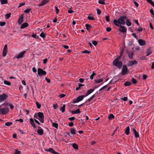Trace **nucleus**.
Instances as JSON below:
<instances>
[{"label":"nucleus","mask_w":154,"mask_h":154,"mask_svg":"<svg viewBox=\"0 0 154 154\" xmlns=\"http://www.w3.org/2000/svg\"><path fill=\"white\" fill-rule=\"evenodd\" d=\"M127 18L126 16L120 17L118 20L115 19L113 21L114 24L117 26H119L121 25H124L125 23V20Z\"/></svg>","instance_id":"nucleus-1"},{"label":"nucleus","mask_w":154,"mask_h":154,"mask_svg":"<svg viewBox=\"0 0 154 154\" xmlns=\"http://www.w3.org/2000/svg\"><path fill=\"white\" fill-rule=\"evenodd\" d=\"M119 59L118 58L115 59L113 62V64L119 68H121L122 66V63L121 61H119Z\"/></svg>","instance_id":"nucleus-2"},{"label":"nucleus","mask_w":154,"mask_h":154,"mask_svg":"<svg viewBox=\"0 0 154 154\" xmlns=\"http://www.w3.org/2000/svg\"><path fill=\"white\" fill-rule=\"evenodd\" d=\"M9 111L8 108L6 107L2 108H0V114L2 115L6 114L8 113Z\"/></svg>","instance_id":"nucleus-3"},{"label":"nucleus","mask_w":154,"mask_h":154,"mask_svg":"<svg viewBox=\"0 0 154 154\" xmlns=\"http://www.w3.org/2000/svg\"><path fill=\"white\" fill-rule=\"evenodd\" d=\"M38 117L39 120L42 123H44V116L43 113L42 112H39L38 113Z\"/></svg>","instance_id":"nucleus-4"},{"label":"nucleus","mask_w":154,"mask_h":154,"mask_svg":"<svg viewBox=\"0 0 154 154\" xmlns=\"http://www.w3.org/2000/svg\"><path fill=\"white\" fill-rule=\"evenodd\" d=\"M85 97V96L84 95L80 96L76 99L74 100L73 101V103H78L82 100Z\"/></svg>","instance_id":"nucleus-5"},{"label":"nucleus","mask_w":154,"mask_h":154,"mask_svg":"<svg viewBox=\"0 0 154 154\" xmlns=\"http://www.w3.org/2000/svg\"><path fill=\"white\" fill-rule=\"evenodd\" d=\"M138 64V62L135 60H132L128 62L127 65L129 66H132L134 65H137Z\"/></svg>","instance_id":"nucleus-6"},{"label":"nucleus","mask_w":154,"mask_h":154,"mask_svg":"<svg viewBox=\"0 0 154 154\" xmlns=\"http://www.w3.org/2000/svg\"><path fill=\"white\" fill-rule=\"evenodd\" d=\"M38 73L39 75L42 76V75H46V72L41 68H39L38 69Z\"/></svg>","instance_id":"nucleus-7"},{"label":"nucleus","mask_w":154,"mask_h":154,"mask_svg":"<svg viewBox=\"0 0 154 154\" xmlns=\"http://www.w3.org/2000/svg\"><path fill=\"white\" fill-rule=\"evenodd\" d=\"M8 97V95L5 94H3L2 95H0V102H2L5 100Z\"/></svg>","instance_id":"nucleus-8"},{"label":"nucleus","mask_w":154,"mask_h":154,"mask_svg":"<svg viewBox=\"0 0 154 154\" xmlns=\"http://www.w3.org/2000/svg\"><path fill=\"white\" fill-rule=\"evenodd\" d=\"M128 71V69L126 65H124L123 66L122 69V75H125Z\"/></svg>","instance_id":"nucleus-9"},{"label":"nucleus","mask_w":154,"mask_h":154,"mask_svg":"<svg viewBox=\"0 0 154 154\" xmlns=\"http://www.w3.org/2000/svg\"><path fill=\"white\" fill-rule=\"evenodd\" d=\"M8 51V48L7 46V45H5L4 47L3 48V53L2 55L3 57H5L7 54V53Z\"/></svg>","instance_id":"nucleus-10"},{"label":"nucleus","mask_w":154,"mask_h":154,"mask_svg":"<svg viewBox=\"0 0 154 154\" xmlns=\"http://www.w3.org/2000/svg\"><path fill=\"white\" fill-rule=\"evenodd\" d=\"M25 52L26 51H25L21 52L18 55L15 56V58L18 59L23 58L24 57V55L25 54Z\"/></svg>","instance_id":"nucleus-11"},{"label":"nucleus","mask_w":154,"mask_h":154,"mask_svg":"<svg viewBox=\"0 0 154 154\" xmlns=\"http://www.w3.org/2000/svg\"><path fill=\"white\" fill-rule=\"evenodd\" d=\"M119 26L120 27L119 29V30L120 32L122 33H125L126 32L127 29L124 26L120 25Z\"/></svg>","instance_id":"nucleus-12"},{"label":"nucleus","mask_w":154,"mask_h":154,"mask_svg":"<svg viewBox=\"0 0 154 154\" xmlns=\"http://www.w3.org/2000/svg\"><path fill=\"white\" fill-rule=\"evenodd\" d=\"M23 16L21 15L20 17L18 20V23L19 25H20L23 21Z\"/></svg>","instance_id":"nucleus-13"},{"label":"nucleus","mask_w":154,"mask_h":154,"mask_svg":"<svg viewBox=\"0 0 154 154\" xmlns=\"http://www.w3.org/2000/svg\"><path fill=\"white\" fill-rule=\"evenodd\" d=\"M94 89H91L89 90L85 95H84L85 97H86L92 93L94 91Z\"/></svg>","instance_id":"nucleus-14"},{"label":"nucleus","mask_w":154,"mask_h":154,"mask_svg":"<svg viewBox=\"0 0 154 154\" xmlns=\"http://www.w3.org/2000/svg\"><path fill=\"white\" fill-rule=\"evenodd\" d=\"M138 42L140 46H144L146 44L145 41L140 39L138 40Z\"/></svg>","instance_id":"nucleus-15"},{"label":"nucleus","mask_w":154,"mask_h":154,"mask_svg":"<svg viewBox=\"0 0 154 154\" xmlns=\"http://www.w3.org/2000/svg\"><path fill=\"white\" fill-rule=\"evenodd\" d=\"M30 123L34 128H36V126L34 123L33 119L31 118L30 119Z\"/></svg>","instance_id":"nucleus-16"},{"label":"nucleus","mask_w":154,"mask_h":154,"mask_svg":"<svg viewBox=\"0 0 154 154\" xmlns=\"http://www.w3.org/2000/svg\"><path fill=\"white\" fill-rule=\"evenodd\" d=\"M71 112L72 114H74L80 113L81 112V111L80 109H78L74 111H71Z\"/></svg>","instance_id":"nucleus-17"},{"label":"nucleus","mask_w":154,"mask_h":154,"mask_svg":"<svg viewBox=\"0 0 154 154\" xmlns=\"http://www.w3.org/2000/svg\"><path fill=\"white\" fill-rule=\"evenodd\" d=\"M152 51L151 48H149L147 49L146 52V56H147L151 54L152 53Z\"/></svg>","instance_id":"nucleus-18"},{"label":"nucleus","mask_w":154,"mask_h":154,"mask_svg":"<svg viewBox=\"0 0 154 154\" xmlns=\"http://www.w3.org/2000/svg\"><path fill=\"white\" fill-rule=\"evenodd\" d=\"M48 2V0H42L40 3V4L39 5V6H42V5H44L46 4V3Z\"/></svg>","instance_id":"nucleus-19"},{"label":"nucleus","mask_w":154,"mask_h":154,"mask_svg":"<svg viewBox=\"0 0 154 154\" xmlns=\"http://www.w3.org/2000/svg\"><path fill=\"white\" fill-rule=\"evenodd\" d=\"M129 131L130 128L129 126H128L125 130V133L126 134V135H128L129 134Z\"/></svg>","instance_id":"nucleus-20"},{"label":"nucleus","mask_w":154,"mask_h":154,"mask_svg":"<svg viewBox=\"0 0 154 154\" xmlns=\"http://www.w3.org/2000/svg\"><path fill=\"white\" fill-rule=\"evenodd\" d=\"M44 150L46 151L50 152L53 154H54V152H55V151L53 150V149L51 148H50L48 149H44Z\"/></svg>","instance_id":"nucleus-21"},{"label":"nucleus","mask_w":154,"mask_h":154,"mask_svg":"<svg viewBox=\"0 0 154 154\" xmlns=\"http://www.w3.org/2000/svg\"><path fill=\"white\" fill-rule=\"evenodd\" d=\"M28 23H24L22 24L20 28L23 29L27 27L28 26Z\"/></svg>","instance_id":"nucleus-22"},{"label":"nucleus","mask_w":154,"mask_h":154,"mask_svg":"<svg viewBox=\"0 0 154 154\" xmlns=\"http://www.w3.org/2000/svg\"><path fill=\"white\" fill-rule=\"evenodd\" d=\"M65 105L64 104L63 105V106L61 107L60 108V110L62 112H65Z\"/></svg>","instance_id":"nucleus-23"},{"label":"nucleus","mask_w":154,"mask_h":154,"mask_svg":"<svg viewBox=\"0 0 154 154\" xmlns=\"http://www.w3.org/2000/svg\"><path fill=\"white\" fill-rule=\"evenodd\" d=\"M126 24L127 26H130L131 24V23L129 20L128 19L126 20Z\"/></svg>","instance_id":"nucleus-24"},{"label":"nucleus","mask_w":154,"mask_h":154,"mask_svg":"<svg viewBox=\"0 0 154 154\" xmlns=\"http://www.w3.org/2000/svg\"><path fill=\"white\" fill-rule=\"evenodd\" d=\"M38 133L40 135H42L43 133V131L42 129H38L37 131Z\"/></svg>","instance_id":"nucleus-25"},{"label":"nucleus","mask_w":154,"mask_h":154,"mask_svg":"<svg viewBox=\"0 0 154 154\" xmlns=\"http://www.w3.org/2000/svg\"><path fill=\"white\" fill-rule=\"evenodd\" d=\"M72 146L74 149H78V146L75 143H72Z\"/></svg>","instance_id":"nucleus-26"},{"label":"nucleus","mask_w":154,"mask_h":154,"mask_svg":"<svg viewBox=\"0 0 154 154\" xmlns=\"http://www.w3.org/2000/svg\"><path fill=\"white\" fill-rule=\"evenodd\" d=\"M85 26L86 29L88 30H90L91 27V26L88 24H86Z\"/></svg>","instance_id":"nucleus-27"},{"label":"nucleus","mask_w":154,"mask_h":154,"mask_svg":"<svg viewBox=\"0 0 154 154\" xmlns=\"http://www.w3.org/2000/svg\"><path fill=\"white\" fill-rule=\"evenodd\" d=\"M103 81V79H99L95 80V82L97 83H100L102 82Z\"/></svg>","instance_id":"nucleus-28"},{"label":"nucleus","mask_w":154,"mask_h":154,"mask_svg":"<svg viewBox=\"0 0 154 154\" xmlns=\"http://www.w3.org/2000/svg\"><path fill=\"white\" fill-rule=\"evenodd\" d=\"M146 1L153 7H154V3L152 0H146Z\"/></svg>","instance_id":"nucleus-29"},{"label":"nucleus","mask_w":154,"mask_h":154,"mask_svg":"<svg viewBox=\"0 0 154 154\" xmlns=\"http://www.w3.org/2000/svg\"><path fill=\"white\" fill-rule=\"evenodd\" d=\"M2 5L6 4L8 3L7 0H0Z\"/></svg>","instance_id":"nucleus-30"},{"label":"nucleus","mask_w":154,"mask_h":154,"mask_svg":"<svg viewBox=\"0 0 154 154\" xmlns=\"http://www.w3.org/2000/svg\"><path fill=\"white\" fill-rule=\"evenodd\" d=\"M108 118L109 119L112 120L113 119H114V116L112 114H110L109 115V116Z\"/></svg>","instance_id":"nucleus-31"},{"label":"nucleus","mask_w":154,"mask_h":154,"mask_svg":"<svg viewBox=\"0 0 154 154\" xmlns=\"http://www.w3.org/2000/svg\"><path fill=\"white\" fill-rule=\"evenodd\" d=\"M95 97V94L92 95L90 98H88V102H90L91 100L93 99Z\"/></svg>","instance_id":"nucleus-32"},{"label":"nucleus","mask_w":154,"mask_h":154,"mask_svg":"<svg viewBox=\"0 0 154 154\" xmlns=\"http://www.w3.org/2000/svg\"><path fill=\"white\" fill-rule=\"evenodd\" d=\"M131 83L129 81H127L125 82L124 83V85L125 86H128L130 85H131Z\"/></svg>","instance_id":"nucleus-33"},{"label":"nucleus","mask_w":154,"mask_h":154,"mask_svg":"<svg viewBox=\"0 0 154 154\" xmlns=\"http://www.w3.org/2000/svg\"><path fill=\"white\" fill-rule=\"evenodd\" d=\"M88 19L89 20H94L95 18L93 16H91V15L88 16Z\"/></svg>","instance_id":"nucleus-34"},{"label":"nucleus","mask_w":154,"mask_h":154,"mask_svg":"<svg viewBox=\"0 0 154 154\" xmlns=\"http://www.w3.org/2000/svg\"><path fill=\"white\" fill-rule=\"evenodd\" d=\"M71 133L72 134H75V129L74 128H71L70 129Z\"/></svg>","instance_id":"nucleus-35"},{"label":"nucleus","mask_w":154,"mask_h":154,"mask_svg":"<svg viewBox=\"0 0 154 154\" xmlns=\"http://www.w3.org/2000/svg\"><path fill=\"white\" fill-rule=\"evenodd\" d=\"M4 83L5 84L8 85L10 86L11 85V83L9 81L7 80L4 81Z\"/></svg>","instance_id":"nucleus-36"},{"label":"nucleus","mask_w":154,"mask_h":154,"mask_svg":"<svg viewBox=\"0 0 154 154\" xmlns=\"http://www.w3.org/2000/svg\"><path fill=\"white\" fill-rule=\"evenodd\" d=\"M40 36L42 38H44L46 37V34L42 32L40 35Z\"/></svg>","instance_id":"nucleus-37"},{"label":"nucleus","mask_w":154,"mask_h":154,"mask_svg":"<svg viewBox=\"0 0 154 154\" xmlns=\"http://www.w3.org/2000/svg\"><path fill=\"white\" fill-rule=\"evenodd\" d=\"M11 14H5V18L6 19H8L10 17Z\"/></svg>","instance_id":"nucleus-38"},{"label":"nucleus","mask_w":154,"mask_h":154,"mask_svg":"<svg viewBox=\"0 0 154 154\" xmlns=\"http://www.w3.org/2000/svg\"><path fill=\"white\" fill-rule=\"evenodd\" d=\"M52 126L56 128H57L58 126V124L57 123H55L54 122H52Z\"/></svg>","instance_id":"nucleus-39"},{"label":"nucleus","mask_w":154,"mask_h":154,"mask_svg":"<svg viewBox=\"0 0 154 154\" xmlns=\"http://www.w3.org/2000/svg\"><path fill=\"white\" fill-rule=\"evenodd\" d=\"M12 124L13 123L12 122H8L5 123V125L8 126H11Z\"/></svg>","instance_id":"nucleus-40"},{"label":"nucleus","mask_w":154,"mask_h":154,"mask_svg":"<svg viewBox=\"0 0 154 154\" xmlns=\"http://www.w3.org/2000/svg\"><path fill=\"white\" fill-rule=\"evenodd\" d=\"M36 106H37V108L39 109L41 107V104H39V103L37 102H36Z\"/></svg>","instance_id":"nucleus-41"},{"label":"nucleus","mask_w":154,"mask_h":154,"mask_svg":"<svg viewBox=\"0 0 154 154\" xmlns=\"http://www.w3.org/2000/svg\"><path fill=\"white\" fill-rule=\"evenodd\" d=\"M131 81L132 83L134 84H135L137 82L136 80L133 78L132 79Z\"/></svg>","instance_id":"nucleus-42"},{"label":"nucleus","mask_w":154,"mask_h":154,"mask_svg":"<svg viewBox=\"0 0 154 154\" xmlns=\"http://www.w3.org/2000/svg\"><path fill=\"white\" fill-rule=\"evenodd\" d=\"M98 3L102 5H104L105 3L104 0H99L98 1Z\"/></svg>","instance_id":"nucleus-43"},{"label":"nucleus","mask_w":154,"mask_h":154,"mask_svg":"<svg viewBox=\"0 0 154 154\" xmlns=\"http://www.w3.org/2000/svg\"><path fill=\"white\" fill-rule=\"evenodd\" d=\"M90 53V52L87 50H85L82 51V53L89 54Z\"/></svg>","instance_id":"nucleus-44"},{"label":"nucleus","mask_w":154,"mask_h":154,"mask_svg":"<svg viewBox=\"0 0 154 154\" xmlns=\"http://www.w3.org/2000/svg\"><path fill=\"white\" fill-rule=\"evenodd\" d=\"M96 75V74L94 72H93V73L91 74L90 76V78L92 80L93 79V77L94 76Z\"/></svg>","instance_id":"nucleus-45"},{"label":"nucleus","mask_w":154,"mask_h":154,"mask_svg":"<svg viewBox=\"0 0 154 154\" xmlns=\"http://www.w3.org/2000/svg\"><path fill=\"white\" fill-rule=\"evenodd\" d=\"M54 8L56 11V12L57 14L59 12V10L56 6L54 7Z\"/></svg>","instance_id":"nucleus-46"},{"label":"nucleus","mask_w":154,"mask_h":154,"mask_svg":"<svg viewBox=\"0 0 154 154\" xmlns=\"http://www.w3.org/2000/svg\"><path fill=\"white\" fill-rule=\"evenodd\" d=\"M121 99L125 101H126L128 100V98L127 97H122Z\"/></svg>","instance_id":"nucleus-47"},{"label":"nucleus","mask_w":154,"mask_h":154,"mask_svg":"<svg viewBox=\"0 0 154 154\" xmlns=\"http://www.w3.org/2000/svg\"><path fill=\"white\" fill-rule=\"evenodd\" d=\"M32 37L35 38L36 39H38L39 38V36H37L36 35L33 34L32 35Z\"/></svg>","instance_id":"nucleus-48"},{"label":"nucleus","mask_w":154,"mask_h":154,"mask_svg":"<svg viewBox=\"0 0 154 154\" xmlns=\"http://www.w3.org/2000/svg\"><path fill=\"white\" fill-rule=\"evenodd\" d=\"M134 134L135 137L136 138H137V137H139V134L138 133L137 131H136V133H134Z\"/></svg>","instance_id":"nucleus-49"},{"label":"nucleus","mask_w":154,"mask_h":154,"mask_svg":"<svg viewBox=\"0 0 154 154\" xmlns=\"http://www.w3.org/2000/svg\"><path fill=\"white\" fill-rule=\"evenodd\" d=\"M106 20V21L109 22L110 21L109 17V16H106L105 17Z\"/></svg>","instance_id":"nucleus-50"},{"label":"nucleus","mask_w":154,"mask_h":154,"mask_svg":"<svg viewBox=\"0 0 154 154\" xmlns=\"http://www.w3.org/2000/svg\"><path fill=\"white\" fill-rule=\"evenodd\" d=\"M53 106L54 109H56L58 107V105L57 104H53Z\"/></svg>","instance_id":"nucleus-51"},{"label":"nucleus","mask_w":154,"mask_h":154,"mask_svg":"<svg viewBox=\"0 0 154 154\" xmlns=\"http://www.w3.org/2000/svg\"><path fill=\"white\" fill-rule=\"evenodd\" d=\"M107 87V85H105L101 88L99 90V91H100L101 90L104 89L106 88Z\"/></svg>","instance_id":"nucleus-52"},{"label":"nucleus","mask_w":154,"mask_h":154,"mask_svg":"<svg viewBox=\"0 0 154 154\" xmlns=\"http://www.w3.org/2000/svg\"><path fill=\"white\" fill-rule=\"evenodd\" d=\"M30 11V9H27L24 11V12L26 13H28Z\"/></svg>","instance_id":"nucleus-53"},{"label":"nucleus","mask_w":154,"mask_h":154,"mask_svg":"<svg viewBox=\"0 0 154 154\" xmlns=\"http://www.w3.org/2000/svg\"><path fill=\"white\" fill-rule=\"evenodd\" d=\"M5 23L4 22H0V25L1 26H3L5 25Z\"/></svg>","instance_id":"nucleus-54"},{"label":"nucleus","mask_w":154,"mask_h":154,"mask_svg":"<svg viewBox=\"0 0 154 154\" xmlns=\"http://www.w3.org/2000/svg\"><path fill=\"white\" fill-rule=\"evenodd\" d=\"M21 153V151L17 149L15 150V154H20Z\"/></svg>","instance_id":"nucleus-55"},{"label":"nucleus","mask_w":154,"mask_h":154,"mask_svg":"<svg viewBox=\"0 0 154 154\" xmlns=\"http://www.w3.org/2000/svg\"><path fill=\"white\" fill-rule=\"evenodd\" d=\"M34 117L37 119H38V113H35L34 116Z\"/></svg>","instance_id":"nucleus-56"},{"label":"nucleus","mask_w":154,"mask_h":154,"mask_svg":"<svg viewBox=\"0 0 154 154\" xmlns=\"http://www.w3.org/2000/svg\"><path fill=\"white\" fill-rule=\"evenodd\" d=\"M150 13L153 15V16H152V17H154V14L153 13V10L151 9L150 10Z\"/></svg>","instance_id":"nucleus-57"},{"label":"nucleus","mask_w":154,"mask_h":154,"mask_svg":"<svg viewBox=\"0 0 154 154\" xmlns=\"http://www.w3.org/2000/svg\"><path fill=\"white\" fill-rule=\"evenodd\" d=\"M92 43L94 46H96L97 44V42L95 41H93L92 42Z\"/></svg>","instance_id":"nucleus-58"},{"label":"nucleus","mask_w":154,"mask_h":154,"mask_svg":"<svg viewBox=\"0 0 154 154\" xmlns=\"http://www.w3.org/2000/svg\"><path fill=\"white\" fill-rule=\"evenodd\" d=\"M97 14H101V11L99 9H97Z\"/></svg>","instance_id":"nucleus-59"},{"label":"nucleus","mask_w":154,"mask_h":154,"mask_svg":"<svg viewBox=\"0 0 154 154\" xmlns=\"http://www.w3.org/2000/svg\"><path fill=\"white\" fill-rule=\"evenodd\" d=\"M132 35L133 36V37H134L136 39L137 38V35H136L135 33H132Z\"/></svg>","instance_id":"nucleus-60"},{"label":"nucleus","mask_w":154,"mask_h":154,"mask_svg":"<svg viewBox=\"0 0 154 154\" xmlns=\"http://www.w3.org/2000/svg\"><path fill=\"white\" fill-rule=\"evenodd\" d=\"M75 119V118L74 117H70L68 118V119L71 121H72Z\"/></svg>","instance_id":"nucleus-61"},{"label":"nucleus","mask_w":154,"mask_h":154,"mask_svg":"<svg viewBox=\"0 0 154 154\" xmlns=\"http://www.w3.org/2000/svg\"><path fill=\"white\" fill-rule=\"evenodd\" d=\"M111 30V28L110 27H108L106 28V31L108 32H109Z\"/></svg>","instance_id":"nucleus-62"},{"label":"nucleus","mask_w":154,"mask_h":154,"mask_svg":"<svg viewBox=\"0 0 154 154\" xmlns=\"http://www.w3.org/2000/svg\"><path fill=\"white\" fill-rule=\"evenodd\" d=\"M68 125L69 126L72 127L73 125L74 124L72 122H70L69 123Z\"/></svg>","instance_id":"nucleus-63"},{"label":"nucleus","mask_w":154,"mask_h":154,"mask_svg":"<svg viewBox=\"0 0 154 154\" xmlns=\"http://www.w3.org/2000/svg\"><path fill=\"white\" fill-rule=\"evenodd\" d=\"M48 61V59L47 58H45L43 60V63L44 64H46Z\"/></svg>","instance_id":"nucleus-64"}]
</instances>
